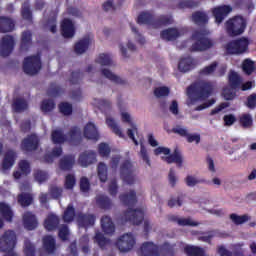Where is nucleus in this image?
Wrapping results in <instances>:
<instances>
[{
    "mask_svg": "<svg viewBox=\"0 0 256 256\" xmlns=\"http://www.w3.org/2000/svg\"><path fill=\"white\" fill-rule=\"evenodd\" d=\"M211 91H213L211 82L201 81L189 86L187 88V96L189 98L187 105H195V101H205L211 95Z\"/></svg>",
    "mask_w": 256,
    "mask_h": 256,
    "instance_id": "nucleus-1",
    "label": "nucleus"
},
{
    "mask_svg": "<svg viewBox=\"0 0 256 256\" xmlns=\"http://www.w3.org/2000/svg\"><path fill=\"white\" fill-rule=\"evenodd\" d=\"M192 39L195 43L192 44L190 51H207V49H211V47L215 45L213 40L207 38V32L205 31H195L192 35Z\"/></svg>",
    "mask_w": 256,
    "mask_h": 256,
    "instance_id": "nucleus-2",
    "label": "nucleus"
},
{
    "mask_svg": "<svg viewBox=\"0 0 256 256\" xmlns=\"http://www.w3.org/2000/svg\"><path fill=\"white\" fill-rule=\"evenodd\" d=\"M247 22L241 16H236L226 22V31L230 37H236L244 33Z\"/></svg>",
    "mask_w": 256,
    "mask_h": 256,
    "instance_id": "nucleus-3",
    "label": "nucleus"
},
{
    "mask_svg": "<svg viewBox=\"0 0 256 256\" xmlns=\"http://www.w3.org/2000/svg\"><path fill=\"white\" fill-rule=\"evenodd\" d=\"M137 167L135 164L131 163L130 161H126L122 164L120 169V175L127 185H134L137 183L139 179L137 178Z\"/></svg>",
    "mask_w": 256,
    "mask_h": 256,
    "instance_id": "nucleus-4",
    "label": "nucleus"
},
{
    "mask_svg": "<svg viewBox=\"0 0 256 256\" xmlns=\"http://www.w3.org/2000/svg\"><path fill=\"white\" fill-rule=\"evenodd\" d=\"M249 49V39L242 37L232 40L226 45V51L229 55H243Z\"/></svg>",
    "mask_w": 256,
    "mask_h": 256,
    "instance_id": "nucleus-5",
    "label": "nucleus"
},
{
    "mask_svg": "<svg viewBox=\"0 0 256 256\" xmlns=\"http://www.w3.org/2000/svg\"><path fill=\"white\" fill-rule=\"evenodd\" d=\"M15 245H17V234L15 231H5L0 237V251H13Z\"/></svg>",
    "mask_w": 256,
    "mask_h": 256,
    "instance_id": "nucleus-6",
    "label": "nucleus"
},
{
    "mask_svg": "<svg viewBox=\"0 0 256 256\" xmlns=\"http://www.w3.org/2000/svg\"><path fill=\"white\" fill-rule=\"evenodd\" d=\"M23 69L26 75H37V73L41 71V57L39 55H34L25 58Z\"/></svg>",
    "mask_w": 256,
    "mask_h": 256,
    "instance_id": "nucleus-7",
    "label": "nucleus"
},
{
    "mask_svg": "<svg viewBox=\"0 0 256 256\" xmlns=\"http://www.w3.org/2000/svg\"><path fill=\"white\" fill-rule=\"evenodd\" d=\"M117 247L122 253H129L135 247V236L131 233H126L117 240Z\"/></svg>",
    "mask_w": 256,
    "mask_h": 256,
    "instance_id": "nucleus-8",
    "label": "nucleus"
},
{
    "mask_svg": "<svg viewBox=\"0 0 256 256\" xmlns=\"http://www.w3.org/2000/svg\"><path fill=\"white\" fill-rule=\"evenodd\" d=\"M20 191H22V193L18 195L19 205H21V207H29V205L33 203V196L29 193V191H31V185H29V183L22 184Z\"/></svg>",
    "mask_w": 256,
    "mask_h": 256,
    "instance_id": "nucleus-9",
    "label": "nucleus"
},
{
    "mask_svg": "<svg viewBox=\"0 0 256 256\" xmlns=\"http://www.w3.org/2000/svg\"><path fill=\"white\" fill-rule=\"evenodd\" d=\"M122 221H129L133 225H140L143 222V211L129 209L123 213Z\"/></svg>",
    "mask_w": 256,
    "mask_h": 256,
    "instance_id": "nucleus-10",
    "label": "nucleus"
},
{
    "mask_svg": "<svg viewBox=\"0 0 256 256\" xmlns=\"http://www.w3.org/2000/svg\"><path fill=\"white\" fill-rule=\"evenodd\" d=\"M15 45V40L13 36L6 35L2 38L0 43V54L2 57H9L11 51H13V46Z\"/></svg>",
    "mask_w": 256,
    "mask_h": 256,
    "instance_id": "nucleus-11",
    "label": "nucleus"
},
{
    "mask_svg": "<svg viewBox=\"0 0 256 256\" xmlns=\"http://www.w3.org/2000/svg\"><path fill=\"white\" fill-rule=\"evenodd\" d=\"M121 119L123 123H128L132 127L127 130V135L129 139L133 140L134 145H139V142L137 141V139H135V133H137V125L133 123V120L131 119V114H129L128 112H122Z\"/></svg>",
    "mask_w": 256,
    "mask_h": 256,
    "instance_id": "nucleus-12",
    "label": "nucleus"
},
{
    "mask_svg": "<svg viewBox=\"0 0 256 256\" xmlns=\"http://www.w3.org/2000/svg\"><path fill=\"white\" fill-rule=\"evenodd\" d=\"M101 75L102 77H105V79H108L109 81H111V83H115V85H128L129 83L127 79L113 73V71H111L108 68H102Z\"/></svg>",
    "mask_w": 256,
    "mask_h": 256,
    "instance_id": "nucleus-13",
    "label": "nucleus"
},
{
    "mask_svg": "<svg viewBox=\"0 0 256 256\" xmlns=\"http://www.w3.org/2000/svg\"><path fill=\"white\" fill-rule=\"evenodd\" d=\"M93 163H97V154L95 152L88 150L79 155L78 164L80 167H89Z\"/></svg>",
    "mask_w": 256,
    "mask_h": 256,
    "instance_id": "nucleus-14",
    "label": "nucleus"
},
{
    "mask_svg": "<svg viewBox=\"0 0 256 256\" xmlns=\"http://www.w3.org/2000/svg\"><path fill=\"white\" fill-rule=\"evenodd\" d=\"M196 67L197 62H195V59L191 58V56L181 58L178 63V70L181 73H189V71Z\"/></svg>",
    "mask_w": 256,
    "mask_h": 256,
    "instance_id": "nucleus-15",
    "label": "nucleus"
},
{
    "mask_svg": "<svg viewBox=\"0 0 256 256\" xmlns=\"http://www.w3.org/2000/svg\"><path fill=\"white\" fill-rule=\"evenodd\" d=\"M61 33L65 39L75 37V25L70 19H64L61 24Z\"/></svg>",
    "mask_w": 256,
    "mask_h": 256,
    "instance_id": "nucleus-16",
    "label": "nucleus"
},
{
    "mask_svg": "<svg viewBox=\"0 0 256 256\" xmlns=\"http://www.w3.org/2000/svg\"><path fill=\"white\" fill-rule=\"evenodd\" d=\"M37 147H39V138L35 134L26 137L22 142V149L24 151H35Z\"/></svg>",
    "mask_w": 256,
    "mask_h": 256,
    "instance_id": "nucleus-17",
    "label": "nucleus"
},
{
    "mask_svg": "<svg viewBox=\"0 0 256 256\" xmlns=\"http://www.w3.org/2000/svg\"><path fill=\"white\" fill-rule=\"evenodd\" d=\"M233 11V8L231 6H219L217 8L213 9V15L216 19V23H223V19L227 17Z\"/></svg>",
    "mask_w": 256,
    "mask_h": 256,
    "instance_id": "nucleus-18",
    "label": "nucleus"
},
{
    "mask_svg": "<svg viewBox=\"0 0 256 256\" xmlns=\"http://www.w3.org/2000/svg\"><path fill=\"white\" fill-rule=\"evenodd\" d=\"M100 223L101 229L105 235H113V233H115V223H113V219H111L109 216H102Z\"/></svg>",
    "mask_w": 256,
    "mask_h": 256,
    "instance_id": "nucleus-19",
    "label": "nucleus"
},
{
    "mask_svg": "<svg viewBox=\"0 0 256 256\" xmlns=\"http://www.w3.org/2000/svg\"><path fill=\"white\" fill-rule=\"evenodd\" d=\"M77 223L79 227H93L95 225V215L79 213Z\"/></svg>",
    "mask_w": 256,
    "mask_h": 256,
    "instance_id": "nucleus-20",
    "label": "nucleus"
},
{
    "mask_svg": "<svg viewBox=\"0 0 256 256\" xmlns=\"http://www.w3.org/2000/svg\"><path fill=\"white\" fill-rule=\"evenodd\" d=\"M66 143H70V145H79V143H81V130L77 127L71 128L66 135Z\"/></svg>",
    "mask_w": 256,
    "mask_h": 256,
    "instance_id": "nucleus-21",
    "label": "nucleus"
},
{
    "mask_svg": "<svg viewBox=\"0 0 256 256\" xmlns=\"http://www.w3.org/2000/svg\"><path fill=\"white\" fill-rule=\"evenodd\" d=\"M23 223L25 229H27L28 231H33V229H37V217L31 212H26L23 214Z\"/></svg>",
    "mask_w": 256,
    "mask_h": 256,
    "instance_id": "nucleus-22",
    "label": "nucleus"
},
{
    "mask_svg": "<svg viewBox=\"0 0 256 256\" xmlns=\"http://www.w3.org/2000/svg\"><path fill=\"white\" fill-rule=\"evenodd\" d=\"M91 37L85 36L80 41H78L74 46V51L76 55H83L88 49L89 45H91Z\"/></svg>",
    "mask_w": 256,
    "mask_h": 256,
    "instance_id": "nucleus-23",
    "label": "nucleus"
},
{
    "mask_svg": "<svg viewBox=\"0 0 256 256\" xmlns=\"http://www.w3.org/2000/svg\"><path fill=\"white\" fill-rule=\"evenodd\" d=\"M96 204L100 209H104L105 211L113 209V202L111 201V198L103 194L96 196Z\"/></svg>",
    "mask_w": 256,
    "mask_h": 256,
    "instance_id": "nucleus-24",
    "label": "nucleus"
},
{
    "mask_svg": "<svg viewBox=\"0 0 256 256\" xmlns=\"http://www.w3.org/2000/svg\"><path fill=\"white\" fill-rule=\"evenodd\" d=\"M15 29V23L11 18L1 16L0 17V33H11Z\"/></svg>",
    "mask_w": 256,
    "mask_h": 256,
    "instance_id": "nucleus-25",
    "label": "nucleus"
},
{
    "mask_svg": "<svg viewBox=\"0 0 256 256\" xmlns=\"http://www.w3.org/2000/svg\"><path fill=\"white\" fill-rule=\"evenodd\" d=\"M84 137H86V139H92L95 141L99 139V131H97V127L95 126V124L91 122L86 124V126L84 127Z\"/></svg>",
    "mask_w": 256,
    "mask_h": 256,
    "instance_id": "nucleus-26",
    "label": "nucleus"
},
{
    "mask_svg": "<svg viewBox=\"0 0 256 256\" xmlns=\"http://www.w3.org/2000/svg\"><path fill=\"white\" fill-rule=\"evenodd\" d=\"M75 165V156L66 155L60 159L59 167L62 171H71Z\"/></svg>",
    "mask_w": 256,
    "mask_h": 256,
    "instance_id": "nucleus-27",
    "label": "nucleus"
},
{
    "mask_svg": "<svg viewBox=\"0 0 256 256\" xmlns=\"http://www.w3.org/2000/svg\"><path fill=\"white\" fill-rule=\"evenodd\" d=\"M43 249L48 255H53L55 253V238H53V236H45L43 238Z\"/></svg>",
    "mask_w": 256,
    "mask_h": 256,
    "instance_id": "nucleus-28",
    "label": "nucleus"
},
{
    "mask_svg": "<svg viewBox=\"0 0 256 256\" xmlns=\"http://www.w3.org/2000/svg\"><path fill=\"white\" fill-rule=\"evenodd\" d=\"M59 226V217L55 214H50L44 222V227L47 231H55Z\"/></svg>",
    "mask_w": 256,
    "mask_h": 256,
    "instance_id": "nucleus-29",
    "label": "nucleus"
},
{
    "mask_svg": "<svg viewBox=\"0 0 256 256\" xmlns=\"http://www.w3.org/2000/svg\"><path fill=\"white\" fill-rule=\"evenodd\" d=\"M163 161H166V163H176L178 167H181L183 165V156H181V152L179 150L175 149L174 153L172 155L162 157Z\"/></svg>",
    "mask_w": 256,
    "mask_h": 256,
    "instance_id": "nucleus-30",
    "label": "nucleus"
},
{
    "mask_svg": "<svg viewBox=\"0 0 256 256\" xmlns=\"http://www.w3.org/2000/svg\"><path fill=\"white\" fill-rule=\"evenodd\" d=\"M96 63H98L102 67H115V62L113 61V58L110 54H100L96 58Z\"/></svg>",
    "mask_w": 256,
    "mask_h": 256,
    "instance_id": "nucleus-31",
    "label": "nucleus"
},
{
    "mask_svg": "<svg viewBox=\"0 0 256 256\" xmlns=\"http://www.w3.org/2000/svg\"><path fill=\"white\" fill-rule=\"evenodd\" d=\"M181 34L176 28H168L161 32V38L164 41H175Z\"/></svg>",
    "mask_w": 256,
    "mask_h": 256,
    "instance_id": "nucleus-32",
    "label": "nucleus"
},
{
    "mask_svg": "<svg viewBox=\"0 0 256 256\" xmlns=\"http://www.w3.org/2000/svg\"><path fill=\"white\" fill-rule=\"evenodd\" d=\"M192 21L196 25H205L209 21V16L203 11H196L192 14Z\"/></svg>",
    "mask_w": 256,
    "mask_h": 256,
    "instance_id": "nucleus-33",
    "label": "nucleus"
},
{
    "mask_svg": "<svg viewBox=\"0 0 256 256\" xmlns=\"http://www.w3.org/2000/svg\"><path fill=\"white\" fill-rule=\"evenodd\" d=\"M17 158V154L13 150H9L5 157L2 164L4 170L11 169L15 163V159Z\"/></svg>",
    "mask_w": 256,
    "mask_h": 256,
    "instance_id": "nucleus-34",
    "label": "nucleus"
},
{
    "mask_svg": "<svg viewBox=\"0 0 256 256\" xmlns=\"http://www.w3.org/2000/svg\"><path fill=\"white\" fill-rule=\"evenodd\" d=\"M63 155V148L61 146H56L52 149L51 152H48L44 159L46 163H53L57 157H61Z\"/></svg>",
    "mask_w": 256,
    "mask_h": 256,
    "instance_id": "nucleus-35",
    "label": "nucleus"
},
{
    "mask_svg": "<svg viewBox=\"0 0 256 256\" xmlns=\"http://www.w3.org/2000/svg\"><path fill=\"white\" fill-rule=\"evenodd\" d=\"M52 143L61 145V143H67V135L63 134V130L56 129L51 133Z\"/></svg>",
    "mask_w": 256,
    "mask_h": 256,
    "instance_id": "nucleus-36",
    "label": "nucleus"
},
{
    "mask_svg": "<svg viewBox=\"0 0 256 256\" xmlns=\"http://www.w3.org/2000/svg\"><path fill=\"white\" fill-rule=\"evenodd\" d=\"M106 124L108 125L109 128H111V130L115 133V135H118V137H125L123 135V131H121V128L119 127L117 122H115V119H113L112 117H107Z\"/></svg>",
    "mask_w": 256,
    "mask_h": 256,
    "instance_id": "nucleus-37",
    "label": "nucleus"
},
{
    "mask_svg": "<svg viewBox=\"0 0 256 256\" xmlns=\"http://www.w3.org/2000/svg\"><path fill=\"white\" fill-rule=\"evenodd\" d=\"M229 83L230 87H234L237 89V87L241 86V83H243V79L241 76L235 72V71H230L229 73Z\"/></svg>",
    "mask_w": 256,
    "mask_h": 256,
    "instance_id": "nucleus-38",
    "label": "nucleus"
},
{
    "mask_svg": "<svg viewBox=\"0 0 256 256\" xmlns=\"http://www.w3.org/2000/svg\"><path fill=\"white\" fill-rule=\"evenodd\" d=\"M242 70L245 75H251L252 73H255V62L251 59H245L242 63Z\"/></svg>",
    "mask_w": 256,
    "mask_h": 256,
    "instance_id": "nucleus-39",
    "label": "nucleus"
},
{
    "mask_svg": "<svg viewBox=\"0 0 256 256\" xmlns=\"http://www.w3.org/2000/svg\"><path fill=\"white\" fill-rule=\"evenodd\" d=\"M218 66H219V63L212 62L210 65L205 66L204 68H202L199 71V75H201V77H207L209 75H213V73H215V71H217Z\"/></svg>",
    "mask_w": 256,
    "mask_h": 256,
    "instance_id": "nucleus-40",
    "label": "nucleus"
},
{
    "mask_svg": "<svg viewBox=\"0 0 256 256\" xmlns=\"http://www.w3.org/2000/svg\"><path fill=\"white\" fill-rule=\"evenodd\" d=\"M0 211L3 215L4 219L11 223L13 221V211L11 210V207L5 203H0Z\"/></svg>",
    "mask_w": 256,
    "mask_h": 256,
    "instance_id": "nucleus-41",
    "label": "nucleus"
},
{
    "mask_svg": "<svg viewBox=\"0 0 256 256\" xmlns=\"http://www.w3.org/2000/svg\"><path fill=\"white\" fill-rule=\"evenodd\" d=\"M120 201H122L124 205H135L137 202L135 191H130L129 194L120 195Z\"/></svg>",
    "mask_w": 256,
    "mask_h": 256,
    "instance_id": "nucleus-42",
    "label": "nucleus"
},
{
    "mask_svg": "<svg viewBox=\"0 0 256 256\" xmlns=\"http://www.w3.org/2000/svg\"><path fill=\"white\" fill-rule=\"evenodd\" d=\"M27 107H28V105H27V101H25V99L17 98L14 100L13 110L16 113H21V112L25 111L27 109Z\"/></svg>",
    "mask_w": 256,
    "mask_h": 256,
    "instance_id": "nucleus-43",
    "label": "nucleus"
},
{
    "mask_svg": "<svg viewBox=\"0 0 256 256\" xmlns=\"http://www.w3.org/2000/svg\"><path fill=\"white\" fill-rule=\"evenodd\" d=\"M138 23L140 25H154L153 14L149 12H144L139 15Z\"/></svg>",
    "mask_w": 256,
    "mask_h": 256,
    "instance_id": "nucleus-44",
    "label": "nucleus"
},
{
    "mask_svg": "<svg viewBox=\"0 0 256 256\" xmlns=\"http://www.w3.org/2000/svg\"><path fill=\"white\" fill-rule=\"evenodd\" d=\"M184 251L189 256H205V250L197 246H186Z\"/></svg>",
    "mask_w": 256,
    "mask_h": 256,
    "instance_id": "nucleus-45",
    "label": "nucleus"
},
{
    "mask_svg": "<svg viewBox=\"0 0 256 256\" xmlns=\"http://www.w3.org/2000/svg\"><path fill=\"white\" fill-rule=\"evenodd\" d=\"M184 183H186L187 187H195L201 183H205V180L197 178L195 175L188 174L185 179Z\"/></svg>",
    "mask_w": 256,
    "mask_h": 256,
    "instance_id": "nucleus-46",
    "label": "nucleus"
},
{
    "mask_svg": "<svg viewBox=\"0 0 256 256\" xmlns=\"http://www.w3.org/2000/svg\"><path fill=\"white\" fill-rule=\"evenodd\" d=\"M235 89L236 88L232 86H226L223 89L222 97H224L226 101H233V99H235V97L237 96V92H235Z\"/></svg>",
    "mask_w": 256,
    "mask_h": 256,
    "instance_id": "nucleus-47",
    "label": "nucleus"
},
{
    "mask_svg": "<svg viewBox=\"0 0 256 256\" xmlns=\"http://www.w3.org/2000/svg\"><path fill=\"white\" fill-rule=\"evenodd\" d=\"M230 219L235 223V225H243V223H247V221H251V216H249L248 214H244L242 216L237 214H231Z\"/></svg>",
    "mask_w": 256,
    "mask_h": 256,
    "instance_id": "nucleus-48",
    "label": "nucleus"
},
{
    "mask_svg": "<svg viewBox=\"0 0 256 256\" xmlns=\"http://www.w3.org/2000/svg\"><path fill=\"white\" fill-rule=\"evenodd\" d=\"M23 251L26 256H35V245L31 243L30 239H24Z\"/></svg>",
    "mask_w": 256,
    "mask_h": 256,
    "instance_id": "nucleus-49",
    "label": "nucleus"
},
{
    "mask_svg": "<svg viewBox=\"0 0 256 256\" xmlns=\"http://www.w3.org/2000/svg\"><path fill=\"white\" fill-rule=\"evenodd\" d=\"M94 241L99 245V247H101V249L107 247V245L110 243L109 239H107L101 232H96Z\"/></svg>",
    "mask_w": 256,
    "mask_h": 256,
    "instance_id": "nucleus-50",
    "label": "nucleus"
},
{
    "mask_svg": "<svg viewBox=\"0 0 256 256\" xmlns=\"http://www.w3.org/2000/svg\"><path fill=\"white\" fill-rule=\"evenodd\" d=\"M98 177L102 183L107 181V165L100 162L97 167Z\"/></svg>",
    "mask_w": 256,
    "mask_h": 256,
    "instance_id": "nucleus-51",
    "label": "nucleus"
},
{
    "mask_svg": "<svg viewBox=\"0 0 256 256\" xmlns=\"http://www.w3.org/2000/svg\"><path fill=\"white\" fill-rule=\"evenodd\" d=\"M63 219L65 223H71L75 219V208L69 204L67 209L64 211Z\"/></svg>",
    "mask_w": 256,
    "mask_h": 256,
    "instance_id": "nucleus-52",
    "label": "nucleus"
},
{
    "mask_svg": "<svg viewBox=\"0 0 256 256\" xmlns=\"http://www.w3.org/2000/svg\"><path fill=\"white\" fill-rule=\"evenodd\" d=\"M180 9H195V7H199V1L195 0H183L178 4Z\"/></svg>",
    "mask_w": 256,
    "mask_h": 256,
    "instance_id": "nucleus-53",
    "label": "nucleus"
},
{
    "mask_svg": "<svg viewBox=\"0 0 256 256\" xmlns=\"http://www.w3.org/2000/svg\"><path fill=\"white\" fill-rule=\"evenodd\" d=\"M57 12H53L52 17L48 20L46 24V29L51 31V33H57Z\"/></svg>",
    "mask_w": 256,
    "mask_h": 256,
    "instance_id": "nucleus-54",
    "label": "nucleus"
},
{
    "mask_svg": "<svg viewBox=\"0 0 256 256\" xmlns=\"http://www.w3.org/2000/svg\"><path fill=\"white\" fill-rule=\"evenodd\" d=\"M172 133H175V135H179L180 137H187L189 133V129L183 125H176L171 130Z\"/></svg>",
    "mask_w": 256,
    "mask_h": 256,
    "instance_id": "nucleus-55",
    "label": "nucleus"
},
{
    "mask_svg": "<svg viewBox=\"0 0 256 256\" xmlns=\"http://www.w3.org/2000/svg\"><path fill=\"white\" fill-rule=\"evenodd\" d=\"M34 178L37 183H45L49 179V174L43 170H36L34 172Z\"/></svg>",
    "mask_w": 256,
    "mask_h": 256,
    "instance_id": "nucleus-56",
    "label": "nucleus"
},
{
    "mask_svg": "<svg viewBox=\"0 0 256 256\" xmlns=\"http://www.w3.org/2000/svg\"><path fill=\"white\" fill-rule=\"evenodd\" d=\"M55 109V102L53 100H44L41 104V111L43 113H51Z\"/></svg>",
    "mask_w": 256,
    "mask_h": 256,
    "instance_id": "nucleus-57",
    "label": "nucleus"
},
{
    "mask_svg": "<svg viewBox=\"0 0 256 256\" xmlns=\"http://www.w3.org/2000/svg\"><path fill=\"white\" fill-rule=\"evenodd\" d=\"M169 93H170V90L166 86H161L154 89V95L158 99H161V97H167Z\"/></svg>",
    "mask_w": 256,
    "mask_h": 256,
    "instance_id": "nucleus-58",
    "label": "nucleus"
},
{
    "mask_svg": "<svg viewBox=\"0 0 256 256\" xmlns=\"http://www.w3.org/2000/svg\"><path fill=\"white\" fill-rule=\"evenodd\" d=\"M240 125L244 127V129H249L251 125H253V118L249 114H243L240 117Z\"/></svg>",
    "mask_w": 256,
    "mask_h": 256,
    "instance_id": "nucleus-59",
    "label": "nucleus"
},
{
    "mask_svg": "<svg viewBox=\"0 0 256 256\" xmlns=\"http://www.w3.org/2000/svg\"><path fill=\"white\" fill-rule=\"evenodd\" d=\"M59 110L63 115H71L73 113V106L67 102H63L59 105Z\"/></svg>",
    "mask_w": 256,
    "mask_h": 256,
    "instance_id": "nucleus-60",
    "label": "nucleus"
},
{
    "mask_svg": "<svg viewBox=\"0 0 256 256\" xmlns=\"http://www.w3.org/2000/svg\"><path fill=\"white\" fill-rule=\"evenodd\" d=\"M21 15L23 19H26L27 21H31V8L29 7V3L25 2L22 5Z\"/></svg>",
    "mask_w": 256,
    "mask_h": 256,
    "instance_id": "nucleus-61",
    "label": "nucleus"
},
{
    "mask_svg": "<svg viewBox=\"0 0 256 256\" xmlns=\"http://www.w3.org/2000/svg\"><path fill=\"white\" fill-rule=\"evenodd\" d=\"M91 189V183L89 182V178L82 177L80 179V190L82 193H87Z\"/></svg>",
    "mask_w": 256,
    "mask_h": 256,
    "instance_id": "nucleus-62",
    "label": "nucleus"
},
{
    "mask_svg": "<svg viewBox=\"0 0 256 256\" xmlns=\"http://www.w3.org/2000/svg\"><path fill=\"white\" fill-rule=\"evenodd\" d=\"M31 43V32L25 31L22 33V49H27V46Z\"/></svg>",
    "mask_w": 256,
    "mask_h": 256,
    "instance_id": "nucleus-63",
    "label": "nucleus"
},
{
    "mask_svg": "<svg viewBox=\"0 0 256 256\" xmlns=\"http://www.w3.org/2000/svg\"><path fill=\"white\" fill-rule=\"evenodd\" d=\"M75 175L73 174H68L65 178V188L66 189H73L75 187Z\"/></svg>",
    "mask_w": 256,
    "mask_h": 256,
    "instance_id": "nucleus-64",
    "label": "nucleus"
}]
</instances>
